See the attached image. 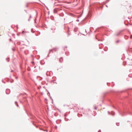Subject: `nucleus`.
I'll return each mask as SVG.
<instances>
[{"mask_svg": "<svg viewBox=\"0 0 132 132\" xmlns=\"http://www.w3.org/2000/svg\"><path fill=\"white\" fill-rule=\"evenodd\" d=\"M57 49L56 48H53L52 51H56Z\"/></svg>", "mask_w": 132, "mask_h": 132, "instance_id": "1", "label": "nucleus"}, {"mask_svg": "<svg viewBox=\"0 0 132 132\" xmlns=\"http://www.w3.org/2000/svg\"><path fill=\"white\" fill-rule=\"evenodd\" d=\"M61 59L62 60L63 59V58H61L60 59V60H61Z\"/></svg>", "mask_w": 132, "mask_h": 132, "instance_id": "3", "label": "nucleus"}, {"mask_svg": "<svg viewBox=\"0 0 132 132\" xmlns=\"http://www.w3.org/2000/svg\"><path fill=\"white\" fill-rule=\"evenodd\" d=\"M94 108L95 110H96L97 109V108L96 106H94Z\"/></svg>", "mask_w": 132, "mask_h": 132, "instance_id": "2", "label": "nucleus"}]
</instances>
